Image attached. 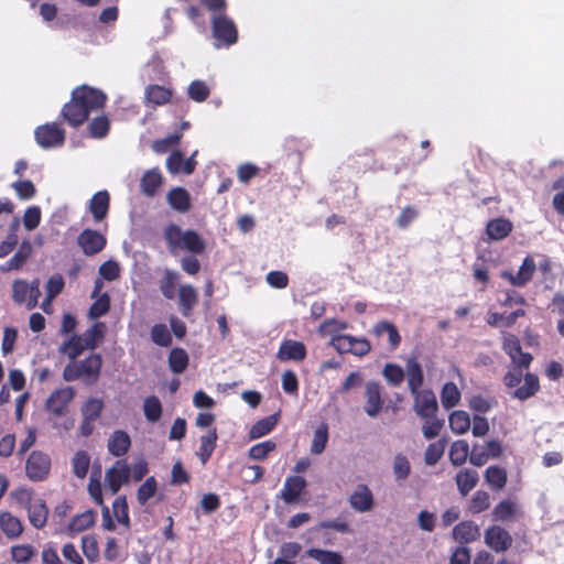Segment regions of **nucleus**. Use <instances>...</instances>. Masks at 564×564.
<instances>
[{"label":"nucleus","instance_id":"393cba45","mask_svg":"<svg viewBox=\"0 0 564 564\" xmlns=\"http://www.w3.org/2000/svg\"><path fill=\"white\" fill-rule=\"evenodd\" d=\"M371 334L377 338L381 337L383 334H387L389 341V349L394 351L401 344V335L397 328V326L387 321L382 319L377 322L371 329Z\"/></svg>","mask_w":564,"mask_h":564},{"label":"nucleus","instance_id":"b1692460","mask_svg":"<svg viewBox=\"0 0 564 564\" xmlns=\"http://www.w3.org/2000/svg\"><path fill=\"white\" fill-rule=\"evenodd\" d=\"M371 334L377 338L381 337L383 334H387L389 341V349L394 351L401 344V335L397 328V326L387 321L382 319L377 322L371 329Z\"/></svg>","mask_w":564,"mask_h":564},{"label":"nucleus","instance_id":"c756f323","mask_svg":"<svg viewBox=\"0 0 564 564\" xmlns=\"http://www.w3.org/2000/svg\"><path fill=\"white\" fill-rule=\"evenodd\" d=\"M110 196L107 191H99L89 200V212L96 223L104 220L109 212Z\"/></svg>","mask_w":564,"mask_h":564},{"label":"nucleus","instance_id":"7c9ffc66","mask_svg":"<svg viewBox=\"0 0 564 564\" xmlns=\"http://www.w3.org/2000/svg\"><path fill=\"white\" fill-rule=\"evenodd\" d=\"M479 474L477 470L471 468H462L455 476V482L458 492L466 497L478 484Z\"/></svg>","mask_w":564,"mask_h":564},{"label":"nucleus","instance_id":"bf43d9fd","mask_svg":"<svg viewBox=\"0 0 564 564\" xmlns=\"http://www.w3.org/2000/svg\"><path fill=\"white\" fill-rule=\"evenodd\" d=\"M105 334V324L101 322L95 323L90 328H88L83 336L85 345L89 349H94L97 346V343L104 338Z\"/></svg>","mask_w":564,"mask_h":564},{"label":"nucleus","instance_id":"5fc2aeb1","mask_svg":"<svg viewBox=\"0 0 564 564\" xmlns=\"http://www.w3.org/2000/svg\"><path fill=\"white\" fill-rule=\"evenodd\" d=\"M328 442V425L326 423H321L318 427L314 432L311 453L315 455H319L326 448Z\"/></svg>","mask_w":564,"mask_h":564},{"label":"nucleus","instance_id":"a19ab883","mask_svg":"<svg viewBox=\"0 0 564 564\" xmlns=\"http://www.w3.org/2000/svg\"><path fill=\"white\" fill-rule=\"evenodd\" d=\"M167 362L170 370L173 373L180 375L186 370L189 362V357L185 349L175 347L171 349Z\"/></svg>","mask_w":564,"mask_h":564},{"label":"nucleus","instance_id":"bb28decb","mask_svg":"<svg viewBox=\"0 0 564 564\" xmlns=\"http://www.w3.org/2000/svg\"><path fill=\"white\" fill-rule=\"evenodd\" d=\"M32 251L31 242L29 240L22 241L15 253L4 264L0 265V271L20 270L31 257Z\"/></svg>","mask_w":564,"mask_h":564},{"label":"nucleus","instance_id":"9b49d317","mask_svg":"<svg viewBox=\"0 0 564 564\" xmlns=\"http://www.w3.org/2000/svg\"><path fill=\"white\" fill-rule=\"evenodd\" d=\"M411 395L413 397V411L420 419L437 414L438 403L431 389H423L416 393H411Z\"/></svg>","mask_w":564,"mask_h":564},{"label":"nucleus","instance_id":"473e14b6","mask_svg":"<svg viewBox=\"0 0 564 564\" xmlns=\"http://www.w3.org/2000/svg\"><path fill=\"white\" fill-rule=\"evenodd\" d=\"M513 229L512 223L507 218H495L488 221L486 234L491 240H502L510 235Z\"/></svg>","mask_w":564,"mask_h":564},{"label":"nucleus","instance_id":"5701e85b","mask_svg":"<svg viewBox=\"0 0 564 564\" xmlns=\"http://www.w3.org/2000/svg\"><path fill=\"white\" fill-rule=\"evenodd\" d=\"M164 183V177L158 167H153L143 173L140 180V189L143 195L153 197Z\"/></svg>","mask_w":564,"mask_h":564},{"label":"nucleus","instance_id":"1a4fd4ad","mask_svg":"<svg viewBox=\"0 0 564 564\" xmlns=\"http://www.w3.org/2000/svg\"><path fill=\"white\" fill-rule=\"evenodd\" d=\"M75 389L73 387H64L54 390L45 402V409L54 417H61L65 414L68 404L75 398Z\"/></svg>","mask_w":564,"mask_h":564},{"label":"nucleus","instance_id":"49530a36","mask_svg":"<svg viewBox=\"0 0 564 564\" xmlns=\"http://www.w3.org/2000/svg\"><path fill=\"white\" fill-rule=\"evenodd\" d=\"M112 512L118 521L127 531L131 528V520L129 517V507L126 496H119L112 502Z\"/></svg>","mask_w":564,"mask_h":564},{"label":"nucleus","instance_id":"ea45409f","mask_svg":"<svg viewBox=\"0 0 564 564\" xmlns=\"http://www.w3.org/2000/svg\"><path fill=\"white\" fill-rule=\"evenodd\" d=\"M217 438L218 436L215 427L209 430L207 434L200 437V445L196 455L203 465L209 460L214 449L216 448Z\"/></svg>","mask_w":564,"mask_h":564},{"label":"nucleus","instance_id":"aec40b11","mask_svg":"<svg viewBox=\"0 0 564 564\" xmlns=\"http://www.w3.org/2000/svg\"><path fill=\"white\" fill-rule=\"evenodd\" d=\"M130 468L127 464L117 462L106 471L105 480L112 495H116L122 485L129 481Z\"/></svg>","mask_w":564,"mask_h":564},{"label":"nucleus","instance_id":"f3484780","mask_svg":"<svg viewBox=\"0 0 564 564\" xmlns=\"http://www.w3.org/2000/svg\"><path fill=\"white\" fill-rule=\"evenodd\" d=\"M306 347L302 341L284 339L276 354L281 361H303L306 358Z\"/></svg>","mask_w":564,"mask_h":564},{"label":"nucleus","instance_id":"ddd939ff","mask_svg":"<svg viewBox=\"0 0 564 564\" xmlns=\"http://www.w3.org/2000/svg\"><path fill=\"white\" fill-rule=\"evenodd\" d=\"M502 349L513 364L524 368L530 366L532 356L529 352L522 351L520 340L516 335L503 333Z\"/></svg>","mask_w":564,"mask_h":564},{"label":"nucleus","instance_id":"c85d7f7f","mask_svg":"<svg viewBox=\"0 0 564 564\" xmlns=\"http://www.w3.org/2000/svg\"><path fill=\"white\" fill-rule=\"evenodd\" d=\"M198 303V294L191 284L181 285L178 289V305L184 317H191L194 307Z\"/></svg>","mask_w":564,"mask_h":564},{"label":"nucleus","instance_id":"69168bd1","mask_svg":"<svg viewBox=\"0 0 564 564\" xmlns=\"http://www.w3.org/2000/svg\"><path fill=\"white\" fill-rule=\"evenodd\" d=\"M104 406L101 399L89 398L82 408V414L88 420H97L101 415Z\"/></svg>","mask_w":564,"mask_h":564},{"label":"nucleus","instance_id":"774afa93","mask_svg":"<svg viewBox=\"0 0 564 564\" xmlns=\"http://www.w3.org/2000/svg\"><path fill=\"white\" fill-rule=\"evenodd\" d=\"M35 555V549L31 544H19L11 547V557L15 563H28Z\"/></svg>","mask_w":564,"mask_h":564},{"label":"nucleus","instance_id":"2f4dec72","mask_svg":"<svg viewBox=\"0 0 564 564\" xmlns=\"http://www.w3.org/2000/svg\"><path fill=\"white\" fill-rule=\"evenodd\" d=\"M28 519L35 529H43L47 523L48 508L46 502L36 498L35 501L26 509Z\"/></svg>","mask_w":564,"mask_h":564},{"label":"nucleus","instance_id":"052dcab7","mask_svg":"<svg viewBox=\"0 0 564 564\" xmlns=\"http://www.w3.org/2000/svg\"><path fill=\"white\" fill-rule=\"evenodd\" d=\"M422 433L426 440H432L440 435L444 421L437 417V414H433L431 417H423Z\"/></svg>","mask_w":564,"mask_h":564},{"label":"nucleus","instance_id":"0e129e2a","mask_svg":"<svg viewBox=\"0 0 564 564\" xmlns=\"http://www.w3.org/2000/svg\"><path fill=\"white\" fill-rule=\"evenodd\" d=\"M151 339L161 347H169L172 344V335L165 324H155L152 326Z\"/></svg>","mask_w":564,"mask_h":564},{"label":"nucleus","instance_id":"3c124183","mask_svg":"<svg viewBox=\"0 0 564 564\" xmlns=\"http://www.w3.org/2000/svg\"><path fill=\"white\" fill-rule=\"evenodd\" d=\"M95 523V512L93 510H86L72 518L68 528L73 532H83Z\"/></svg>","mask_w":564,"mask_h":564},{"label":"nucleus","instance_id":"9d476101","mask_svg":"<svg viewBox=\"0 0 564 564\" xmlns=\"http://www.w3.org/2000/svg\"><path fill=\"white\" fill-rule=\"evenodd\" d=\"M34 137L41 148L48 149L62 145L65 141V131L57 123L51 122L39 126Z\"/></svg>","mask_w":564,"mask_h":564},{"label":"nucleus","instance_id":"a18cd8bd","mask_svg":"<svg viewBox=\"0 0 564 564\" xmlns=\"http://www.w3.org/2000/svg\"><path fill=\"white\" fill-rule=\"evenodd\" d=\"M278 424V414H272L257 421L249 431L251 440L260 438L269 434Z\"/></svg>","mask_w":564,"mask_h":564},{"label":"nucleus","instance_id":"f257e3e1","mask_svg":"<svg viewBox=\"0 0 564 564\" xmlns=\"http://www.w3.org/2000/svg\"><path fill=\"white\" fill-rule=\"evenodd\" d=\"M107 95L89 85L75 87L70 93V99L62 110L61 118L73 128L84 124L91 112L102 109L107 102Z\"/></svg>","mask_w":564,"mask_h":564},{"label":"nucleus","instance_id":"6e6552de","mask_svg":"<svg viewBox=\"0 0 564 564\" xmlns=\"http://www.w3.org/2000/svg\"><path fill=\"white\" fill-rule=\"evenodd\" d=\"M484 540L485 544L496 553L508 551L513 543L510 532L498 524H492L485 530Z\"/></svg>","mask_w":564,"mask_h":564},{"label":"nucleus","instance_id":"58836bf2","mask_svg":"<svg viewBox=\"0 0 564 564\" xmlns=\"http://www.w3.org/2000/svg\"><path fill=\"white\" fill-rule=\"evenodd\" d=\"M172 90L161 85H149L145 88V99L153 106H163L170 102Z\"/></svg>","mask_w":564,"mask_h":564},{"label":"nucleus","instance_id":"6e6d98bb","mask_svg":"<svg viewBox=\"0 0 564 564\" xmlns=\"http://www.w3.org/2000/svg\"><path fill=\"white\" fill-rule=\"evenodd\" d=\"M382 375L390 386L399 387L404 380L405 371L401 366L388 362L383 367Z\"/></svg>","mask_w":564,"mask_h":564},{"label":"nucleus","instance_id":"20e7f679","mask_svg":"<svg viewBox=\"0 0 564 564\" xmlns=\"http://www.w3.org/2000/svg\"><path fill=\"white\" fill-rule=\"evenodd\" d=\"M329 345L340 355L351 354L359 358L371 351V344L366 337H355L349 334L333 336Z\"/></svg>","mask_w":564,"mask_h":564},{"label":"nucleus","instance_id":"f03ea898","mask_svg":"<svg viewBox=\"0 0 564 564\" xmlns=\"http://www.w3.org/2000/svg\"><path fill=\"white\" fill-rule=\"evenodd\" d=\"M163 238L171 253L187 251L194 256H198L203 254L206 250V242L196 230H183L176 224L165 226Z\"/></svg>","mask_w":564,"mask_h":564},{"label":"nucleus","instance_id":"e433bc0d","mask_svg":"<svg viewBox=\"0 0 564 564\" xmlns=\"http://www.w3.org/2000/svg\"><path fill=\"white\" fill-rule=\"evenodd\" d=\"M178 281H180L178 272L171 270V269L164 270L163 276L159 281V288H160L162 295L166 300H173L175 297V291H176Z\"/></svg>","mask_w":564,"mask_h":564},{"label":"nucleus","instance_id":"79ce46f5","mask_svg":"<svg viewBox=\"0 0 564 564\" xmlns=\"http://www.w3.org/2000/svg\"><path fill=\"white\" fill-rule=\"evenodd\" d=\"M449 429L454 434H465L471 425L469 414L463 410L453 411L448 416Z\"/></svg>","mask_w":564,"mask_h":564},{"label":"nucleus","instance_id":"6ab92c4d","mask_svg":"<svg viewBox=\"0 0 564 564\" xmlns=\"http://www.w3.org/2000/svg\"><path fill=\"white\" fill-rule=\"evenodd\" d=\"M522 514L523 512L519 505L511 499L501 500L492 509V519L502 523L516 521Z\"/></svg>","mask_w":564,"mask_h":564},{"label":"nucleus","instance_id":"a878e982","mask_svg":"<svg viewBox=\"0 0 564 564\" xmlns=\"http://www.w3.org/2000/svg\"><path fill=\"white\" fill-rule=\"evenodd\" d=\"M453 538L460 544L470 543L480 538V529L474 521H462L454 527Z\"/></svg>","mask_w":564,"mask_h":564},{"label":"nucleus","instance_id":"412c9836","mask_svg":"<svg viewBox=\"0 0 564 564\" xmlns=\"http://www.w3.org/2000/svg\"><path fill=\"white\" fill-rule=\"evenodd\" d=\"M166 202L173 210L180 214H186L192 208L191 195L186 188L181 186L173 187L167 192Z\"/></svg>","mask_w":564,"mask_h":564},{"label":"nucleus","instance_id":"cd10ccee","mask_svg":"<svg viewBox=\"0 0 564 564\" xmlns=\"http://www.w3.org/2000/svg\"><path fill=\"white\" fill-rule=\"evenodd\" d=\"M306 487V480L301 476H290L285 479L281 497L285 503H295Z\"/></svg>","mask_w":564,"mask_h":564},{"label":"nucleus","instance_id":"7ed1b4c3","mask_svg":"<svg viewBox=\"0 0 564 564\" xmlns=\"http://www.w3.org/2000/svg\"><path fill=\"white\" fill-rule=\"evenodd\" d=\"M102 358L99 354H90L84 360L69 362L63 370V379L67 382L78 379L86 384H94L99 380Z\"/></svg>","mask_w":564,"mask_h":564},{"label":"nucleus","instance_id":"4c0bfd02","mask_svg":"<svg viewBox=\"0 0 564 564\" xmlns=\"http://www.w3.org/2000/svg\"><path fill=\"white\" fill-rule=\"evenodd\" d=\"M305 555L317 561L319 564H344V557L339 552L311 547Z\"/></svg>","mask_w":564,"mask_h":564},{"label":"nucleus","instance_id":"09e8293b","mask_svg":"<svg viewBox=\"0 0 564 564\" xmlns=\"http://www.w3.org/2000/svg\"><path fill=\"white\" fill-rule=\"evenodd\" d=\"M87 348L84 339L78 335H73L59 347V352L65 354L72 362Z\"/></svg>","mask_w":564,"mask_h":564},{"label":"nucleus","instance_id":"0eeeda50","mask_svg":"<svg viewBox=\"0 0 564 564\" xmlns=\"http://www.w3.org/2000/svg\"><path fill=\"white\" fill-rule=\"evenodd\" d=\"M51 471V457L42 451H33L25 462L26 477L33 481L45 480Z\"/></svg>","mask_w":564,"mask_h":564},{"label":"nucleus","instance_id":"f704fd0d","mask_svg":"<svg viewBox=\"0 0 564 564\" xmlns=\"http://www.w3.org/2000/svg\"><path fill=\"white\" fill-rule=\"evenodd\" d=\"M0 529L7 538L13 540L22 534L23 524L18 517L6 511L0 513Z\"/></svg>","mask_w":564,"mask_h":564},{"label":"nucleus","instance_id":"e2e57ef3","mask_svg":"<svg viewBox=\"0 0 564 564\" xmlns=\"http://www.w3.org/2000/svg\"><path fill=\"white\" fill-rule=\"evenodd\" d=\"M158 491L156 479L151 476L138 488L137 499L141 506H144L150 498H152Z\"/></svg>","mask_w":564,"mask_h":564},{"label":"nucleus","instance_id":"603ef678","mask_svg":"<svg viewBox=\"0 0 564 564\" xmlns=\"http://www.w3.org/2000/svg\"><path fill=\"white\" fill-rule=\"evenodd\" d=\"M143 413L145 419L151 422H158L162 416V404L158 397H147L143 402Z\"/></svg>","mask_w":564,"mask_h":564},{"label":"nucleus","instance_id":"c9c22d12","mask_svg":"<svg viewBox=\"0 0 564 564\" xmlns=\"http://www.w3.org/2000/svg\"><path fill=\"white\" fill-rule=\"evenodd\" d=\"M486 484L495 491L502 490L508 481L507 470L503 467L491 465L484 474Z\"/></svg>","mask_w":564,"mask_h":564},{"label":"nucleus","instance_id":"4be33fe9","mask_svg":"<svg viewBox=\"0 0 564 564\" xmlns=\"http://www.w3.org/2000/svg\"><path fill=\"white\" fill-rule=\"evenodd\" d=\"M405 375L410 393H416L417 391L423 390L421 388L424 382V373L416 357L412 356L408 358L405 364Z\"/></svg>","mask_w":564,"mask_h":564},{"label":"nucleus","instance_id":"4d7b16f0","mask_svg":"<svg viewBox=\"0 0 564 564\" xmlns=\"http://www.w3.org/2000/svg\"><path fill=\"white\" fill-rule=\"evenodd\" d=\"M187 95L193 101L203 102L209 97L210 89L205 82L195 79L188 85Z\"/></svg>","mask_w":564,"mask_h":564},{"label":"nucleus","instance_id":"338daca9","mask_svg":"<svg viewBox=\"0 0 564 564\" xmlns=\"http://www.w3.org/2000/svg\"><path fill=\"white\" fill-rule=\"evenodd\" d=\"M275 448V442L268 440L251 446L248 456L254 460H263Z\"/></svg>","mask_w":564,"mask_h":564},{"label":"nucleus","instance_id":"de8ad7c7","mask_svg":"<svg viewBox=\"0 0 564 564\" xmlns=\"http://www.w3.org/2000/svg\"><path fill=\"white\" fill-rule=\"evenodd\" d=\"M459 401H460V391L457 388V386L452 381L444 383V386L442 387V390H441L442 405L446 410H449V409L456 406L459 403Z\"/></svg>","mask_w":564,"mask_h":564},{"label":"nucleus","instance_id":"4468645a","mask_svg":"<svg viewBox=\"0 0 564 564\" xmlns=\"http://www.w3.org/2000/svg\"><path fill=\"white\" fill-rule=\"evenodd\" d=\"M535 269L533 257L527 256L516 274L510 271H503L501 276L508 280L513 286L521 288L532 280Z\"/></svg>","mask_w":564,"mask_h":564},{"label":"nucleus","instance_id":"dca6fc26","mask_svg":"<svg viewBox=\"0 0 564 564\" xmlns=\"http://www.w3.org/2000/svg\"><path fill=\"white\" fill-rule=\"evenodd\" d=\"M365 406L366 414L376 417L382 410L383 401L381 397V386L377 381H369L365 389Z\"/></svg>","mask_w":564,"mask_h":564},{"label":"nucleus","instance_id":"f8f14e48","mask_svg":"<svg viewBox=\"0 0 564 564\" xmlns=\"http://www.w3.org/2000/svg\"><path fill=\"white\" fill-rule=\"evenodd\" d=\"M77 243L85 256L91 257L105 249L107 239L97 230L84 229L77 237Z\"/></svg>","mask_w":564,"mask_h":564},{"label":"nucleus","instance_id":"423d86ee","mask_svg":"<svg viewBox=\"0 0 564 564\" xmlns=\"http://www.w3.org/2000/svg\"><path fill=\"white\" fill-rule=\"evenodd\" d=\"M40 296L39 279H34L30 283L23 279H18L12 284V300L19 305L24 304L28 310H33L37 305Z\"/></svg>","mask_w":564,"mask_h":564},{"label":"nucleus","instance_id":"864d4df0","mask_svg":"<svg viewBox=\"0 0 564 564\" xmlns=\"http://www.w3.org/2000/svg\"><path fill=\"white\" fill-rule=\"evenodd\" d=\"M446 447L445 440H438L427 445L424 453V462L427 466L436 465L444 455Z\"/></svg>","mask_w":564,"mask_h":564},{"label":"nucleus","instance_id":"8fccbe9b","mask_svg":"<svg viewBox=\"0 0 564 564\" xmlns=\"http://www.w3.org/2000/svg\"><path fill=\"white\" fill-rule=\"evenodd\" d=\"M109 130L110 120L106 115L95 117L88 124V133L94 139H102L107 137Z\"/></svg>","mask_w":564,"mask_h":564},{"label":"nucleus","instance_id":"2eb2a0df","mask_svg":"<svg viewBox=\"0 0 564 564\" xmlns=\"http://www.w3.org/2000/svg\"><path fill=\"white\" fill-rule=\"evenodd\" d=\"M348 502L357 512H369L375 506L373 494L367 485L359 484L349 496Z\"/></svg>","mask_w":564,"mask_h":564},{"label":"nucleus","instance_id":"a211bd4d","mask_svg":"<svg viewBox=\"0 0 564 564\" xmlns=\"http://www.w3.org/2000/svg\"><path fill=\"white\" fill-rule=\"evenodd\" d=\"M196 165L197 162L193 156L185 159L183 152L180 150L173 151L166 159V169L171 174L183 173L191 175L194 173Z\"/></svg>","mask_w":564,"mask_h":564},{"label":"nucleus","instance_id":"72a5a7b5","mask_svg":"<svg viewBox=\"0 0 564 564\" xmlns=\"http://www.w3.org/2000/svg\"><path fill=\"white\" fill-rule=\"evenodd\" d=\"M131 440L127 432L117 430L108 441V451L111 455L120 457L128 453Z\"/></svg>","mask_w":564,"mask_h":564},{"label":"nucleus","instance_id":"13d9d810","mask_svg":"<svg viewBox=\"0 0 564 564\" xmlns=\"http://www.w3.org/2000/svg\"><path fill=\"white\" fill-rule=\"evenodd\" d=\"M90 465V457L85 451L77 452L72 459L73 473L78 478H85Z\"/></svg>","mask_w":564,"mask_h":564},{"label":"nucleus","instance_id":"37998d69","mask_svg":"<svg viewBox=\"0 0 564 564\" xmlns=\"http://www.w3.org/2000/svg\"><path fill=\"white\" fill-rule=\"evenodd\" d=\"M469 444L465 440H457L452 443L448 457L449 462L456 466H463L469 457Z\"/></svg>","mask_w":564,"mask_h":564},{"label":"nucleus","instance_id":"c03bdc74","mask_svg":"<svg viewBox=\"0 0 564 564\" xmlns=\"http://www.w3.org/2000/svg\"><path fill=\"white\" fill-rule=\"evenodd\" d=\"M539 389V378L533 373H527L524 383L512 392V397L523 401L534 395Z\"/></svg>","mask_w":564,"mask_h":564},{"label":"nucleus","instance_id":"680f3d73","mask_svg":"<svg viewBox=\"0 0 564 564\" xmlns=\"http://www.w3.org/2000/svg\"><path fill=\"white\" fill-rule=\"evenodd\" d=\"M490 507V496L485 490H477L470 501H469V511L473 514H477L486 511Z\"/></svg>","mask_w":564,"mask_h":564},{"label":"nucleus","instance_id":"39448f33","mask_svg":"<svg viewBox=\"0 0 564 564\" xmlns=\"http://www.w3.org/2000/svg\"><path fill=\"white\" fill-rule=\"evenodd\" d=\"M212 33L218 42L217 46L229 47L238 41V29L236 23L227 14L212 17Z\"/></svg>","mask_w":564,"mask_h":564}]
</instances>
